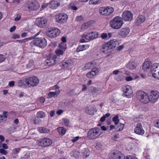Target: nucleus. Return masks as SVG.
Listing matches in <instances>:
<instances>
[{"instance_id":"obj_1","label":"nucleus","mask_w":159,"mask_h":159,"mask_svg":"<svg viewBox=\"0 0 159 159\" xmlns=\"http://www.w3.org/2000/svg\"><path fill=\"white\" fill-rule=\"evenodd\" d=\"M124 22L122 18L116 16L114 18L109 22L110 27L113 29H119L122 26Z\"/></svg>"},{"instance_id":"obj_2","label":"nucleus","mask_w":159,"mask_h":159,"mask_svg":"<svg viewBox=\"0 0 159 159\" xmlns=\"http://www.w3.org/2000/svg\"><path fill=\"white\" fill-rule=\"evenodd\" d=\"M102 134V132L100 129L95 127L88 131L87 137L89 139L93 140L99 138Z\"/></svg>"},{"instance_id":"obj_3","label":"nucleus","mask_w":159,"mask_h":159,"mask_svg":"<svg viewBox=\"0 0 159 159\" xmlns=\"http://www.w3.org/2000/svg\"><path fill=\"white\" fill-rule=\"evenodd\" d=\"M138 98L141 102L148 103L149 102L148 94L146 92L142 91H139L137 93Z\"/></svg>"},{"instance_id":"obj_4","label":"nucleus","mask_w":159,"mask_h":159,"mask_svg":"<svg viewBox=\"0 0 159 159\" xmlns=\"http://www.w3.org/2000/svg\"><path fill=\"white\" fill-rule=\"evenodd\" d=\"M150 72H149V75L152 76L153 77L159 79V64L154 63L151 66Z\"/></svg>"},{"instance_id":"obj_5","label":"nucleus","mask_w":159,"mask_h":159,"mask_svg":"<svg viewBox=\"0 0 159 159\" xmlns=\"http://www.w3.org/2000/svg\"><path fill=\"white\" fill-rule=\"evenodd\" d=\"M114 11L113 7L111 6L101 7L99 9V13L102 16H109L112 14Z\"/></svg>"},{"instance_id":"obj_6","label":"nucleus","mask_w":159,"mask_h":159,"mask_svg":"<svg viewBox=\"0 0 159 159\" xmlns=\"http://www.w3.org/2000/svg\"><path fill=\"white\" fill-rule=\"evenodd\" d=\"M39 82V80L36 76H31L26 78V83L28 88L34 87L37 85Z\"/></svg>"},{"instance_id":"obj_7","label":"nucleus","mask_w":159,"mask_h":159,"mask_svg":"<svg viewBox=\"0 0 159 159\" xmlns=\"http://www.w3.org/2000/svg\"><path fill=\"white\" fill-rule=\"evenodd\" d=\"M60 33V30L56 28H48L46 31L47 35L51 38L57 37L59 35Z\"/></svg>"},{"instance_id":"obj_8","label":"nucleus","mask_w":159,"mask_h":159,"mask_svg":"<svg viewBox=\"0 0 159 159\" xmlns=\"http://www.w3.org/2000/svg\"><path fill=\"white\" fill-rule=\"evenodd\" d=\"M123 92V96L128 98H131L133 96V90L129 85L123 86L122 87Z\"/></svg>"},{"instance_id":"obj_9","label":"nucleus","mask_w":159,"mask_h":159,"mask_svg":"<svg viewBox=\"0 0 159 159\" xmlns=\"http://www.w3.org/2000/svg\"><path fill=\"white\" fill-rule=\"evenodd\" d=\"M98 36V32L91 31L82 35L81 37L82 38H85V39L86 40H91L97 38Z\"/></svg>"},{"instance_id":"obj_10","label":"nucleus","mask_w":159,"mask_h":159,"mask_svg":"<svg viewBox=\"0 0 159 159\" xmlns=\"http://www.w3.org/2000/svg\"><path fill=\"white\" fill-rule=\"evenodd\" d=\"M149 102L154 103L159 98V92L157 90H152L148 93Z\"/></svg>"},{"instance_id":"obj_11","label":"nucleus","mask_w":159,"mask_h":159,"mask_svg":"<svg viewBox=\"0 0 159 159\" xmlns=\"http://www.w3.org/2000/svg\"><path fill=\"white\" fill-rule=\"evenodd\" d=\"M68 18V15L64 13H60L55 16L56 21L61 24L66 23Z\"/></svg>"},{"instance_id":"obj_12","label":"nucleus","mask_w":159,"mask_h":159,"mask_svg":"<svg viewBox=\"0 0 159 159\" xmlns=\"http://www.w3.org/2000/svg\"><path fill=\"white\" fill-rule=\"evenodd\" d=\"M49 90L52 89L54 90V91L50 92L48 94V97L49 98L57 97L60 93L61 91L59 89V87L56 85L52 87V89L50 88Z\"/></svg>"},{"instance_id":"obj_13","label":"nucleus","mask_w":159,"mask_h":159,"mask_svg":"<svg viewBox=\"0 0 159 159\" xmlns=\"http://www.w3.org/2000/svg\"><path fill=\"white\" fill-rule=\"evenodd\" d=\"M133 15L131 12L128 11H124L122 14V19L125 21H131L132 20Z\"/></svg>"},{"instance_id":"obj_14","label":"nucleus","mask_w":159,"mask_h":159,"mask_svg":"<svg viewBox=\"0 0 159 159\" xmlns=\"http://www.w3.org/2000/svg\"><path fill=\"white\" fill-rule=\"evenodd\" d=\"M85 112L89 115H93L97 111L96 108L94 105H89L85 107Z\"/></svg>"},{"instance_id":"obj_15","label":"nucleus","mask_w":159,"mask_h":159,"mask_svg":"<svg viewBox=\"0 0 159 159\" xmlns=\"http://www.w3.org/2000/svg\"><path fill=\"white\" fill-rule=\"evenodd\" d=\"M111 159H123L124 155L119 151H115L111 153Z\"/></svg>"},{"instance_id":"obj_16","label":"nucleus","mask_w":159,"mask_h":159,"mask_svg":"<svg viewBox=\"0 0 159 159\" xmlns=\"http://www.w3.org/2000/svg\"><path fill=\"white\" fill-rule=\"evenodd\" d=\"M39 8V3L36 0H33L28 4V8L30 10H36Z\"/></svg>"},{"instance_id":"obj_17","label":"nucleus","mask_w":159,"mask_h":159,"mask_svg":"<svg viewBox=\"0 0 159 159\" xmlns=\"http://www.w3.org/2000/svg\"><path fill=\"white\" fill-rule=\"evenodd\" d=\"M52 140L48 138H44L40 140V146L47 147L50 145L52 143Z\"/></svg>"},{"instance_id":"obj_18","label":"nucleus","mask_w":159,"mask_h":159,"mask_svg":"<svg viewBox=\"0 0 159 159\" xmlns=\"http://www.w3.org/2000/svg\"><path fill=\"white\" fill-rule=\"evenodd\" d=\"M130 30L128 27H125L122 28L119 32V34L122 38H125L129 34Z\"/></svg>"},{"instance_id":"obj_19","label":"nucleus","mask_w":159,"mask_h":159,"mask_svg":"<svg viewBox=\"0 0 159 159\" xmlns=\"http://www.w3.org/2000/svg\"><path fill=\"white\" fill-rule=\"evenodd\" d=\"M134 133L141 135H143L144 133V131L143 128L141 124L140 123L137 124L134 129Z\"/></svg>"},{"instance_id":"obj_20","label":"nucleus","mask_w":159,"mask_h":159,"mask_svg":"<svg viewBox=\"0 0 159 159\" xmlns=\"http://www.w3.org/2000/svg\"><path fill=\"white\" fill-rule=\"evenodd\" d=\"M74 61L71 59H68L65 61H63L61 62V66L62 68H67L70 66L73 65Z\"/></svg>"},{"instance_id":"obj_21","label":"nucleus","mask_w":159,"mask_h":159,"mask_svg":"<svg viewBox=\"0 0 159 159\" xmlns=\"http://www.w3.org/2000/svg\"><path fill=\"white\" fill-rule=\"evenodd\" d=\"M89 46L90 45L89 44L79 45L76 48V52H79L86 50L89 48Z\"/></svg>"},{"instance_id":"obj_22","label":"nucleus","mask_w":159,"mask_h":159,"mask_svg":"<svg viewBox=\"0 0 159 159\" xmlns=\"http://www.w3.org/2000/svg\"><path fill=\"white\" fill-rule=\"evenodd\" d=\"M146 20L145 17L143 15H140L135 20V24L137 25H139L142 23L143 22Z\"/></svg>"},{"instance_id":"obj_23","label":"nucleus","mask_w":159,"mask_h":159,"mask_svg":"<svg viewBox=\"0 0 159 159\" xmlns=\"http://www.w3.org/2000/svg\"><path fill=\"white\" fill-rule=\"evenodd\" d=\"M17 85L20 87L24 88H27L28 86L26 84V78L24 79H21L17 82Z\"/></svg>"},{"instance_id":"obj_24","label":"nucleus","mask_w":159,"mask_h":159,"mask_svg":"<svg viewBox=\"0 0 159 159\" xmlns=\"http://www.w3.org/2000/svg\"><path fill=\"white\" fill-rule=\"evenodd\" d=\"M60 5L59 1L54 0L50 3V7L52 9H56Z\"/></svg>"},{"instance_id":"obj_25","label":"nucleus","mask_w":159,"mask_h":159,"mask_svg":"<svg viewBox=\"0 0 159 159\" xmlns=\"http://www.w3.org/2000/svg\"><path fill=\"white\" fill-rule=\"evenodd\" d=\"M110 49H110L107 43H105L102 47L101 49V52L103 54H106L107 53L108 51Z\"/></svg>"},{"instance_id":"obj_26","label":"nucleus","mask_w":159,"mask_h":159,"mask_svg":"<svg viewBox=\"0 0 159 159\" xmlns=\"http://www.w3.org/2000/svg\"><path fill=\"white\" fill-rule=\"evenodd\" d=\"M96 65L94 62H90L88 63L83 67V70H84L89 69L90 68L94 67Z\"/></svg>"},{"instance_id":"obj_27","label":"nucleus","mask_w":159,"mask_h":159,"mask_svg":"<svg viewBox=\"0 0 159 159\" xmlns=\"http://www.w3.org/2000/svg\"><path fill=\"white\" fill-rule=\"evenodd\" d=\"M136 66L137 65L136 63L133 61H130L126 65V67L130 70L134 69Z\"/></svg>"},{"instance_id":"obj_28","label":"nucleus","mask_w":159,"mask_h":159,"mask_svg":"<svg viewBox=\"0 0 159 159\" xmlns=\"http://www.w3.org/2000/svg\"><path fill=\"white\" fill-rule=\"evenodd\" d=\"M151 65V63L150 61H145L143 63V69L145 71H147L150 68Z\"/></svg>"},{"instance_id":"obj_29","label":"nucleus","mask_w":159,"mask_h":159,"mask_svg":"<svg viewBox=\"0 0 159 159\" xmlns=\"http://www.w3.org/2000/svg\"><path fill=\"white\" fill-rule=\"evenodd\" d=\"M48 24V20L46 18H40V28L46 27Z\"/></svg>"},{"instance_id":"obj_30","label":"nucleus","mask_w":159,"mask_h":159,"mask_svg":"<svg viewBox=\"0 0 159 159\" xmlns=\"http://www.w3.org/2000/svg\"><path fill=\"white\" fill-rule=\"evenodd\" d=\"M47 45L46 40L44 38L40 39V48H43Z\"/></svg>"},{"instance_id":"obj_31","label":"nucleus","mask_w":159,"mask_h":159,"mask_svg":"<svg viewBox=\"0 0 159 159\" xmlns=\"http://www.w3.org/2000/svg\"><path fill=\"white\" fill-rule=\"evenodd\" d=\"M57 56L56 55H54L49 57L52 65L55 64L57 62Z\"/></svg>"},{"instance_id":"obj_32","label":"nucleus","mask_w":159,"mask_h":159,"mask_svg":"<svg viewBox=\"0 0 159 159\" xmlns=\"http://www.w3.org/2000/svg\"><path fill=\"white\" fill-rule=\"evenodd\" d=\"M59 134L61 135H63L66 132V129L62 127H59L57 128Z\"/></svg>"},{"instance_id":"obj_33","label":"nucleus","mask_w":159,"mask_h":159,"mask_svg":"<svg viewBox=\"0 0 159 159\" xmlns=\"http://www.w3.org/2000/svg\"><path fill=\"white\" fill-rule=\"evenodd\" d=\"M31 44H33L34 45L40 47V39L39 38H36L31 43Z\"/></svg>"},{"instance_id":"obj_34","label":"nucleus","mask_w":159,"mask_h":159,"mask_svg":"<svg viewBox=\"0 0 159 159\" xmlns=\"http://www.w3.org/2000/svg\"><path fill=\"white\" fill-rule=\"evenodd\" d=\"M106 43L111 49H112L115 47L113 39L111 40L108 42Z\"/></svg>"},{"instance_id":"obj_35","label":"nucleus","mask_w":159,"mask_h":159,"mask_svg":"<svg viewBox=\"0 0 159 159\" xmlns=\"http://www.w3.org/2000/svg\"><path fill=\"white\" fill-rule=\"evenodd\" d=\"M58 48L59 49H61L64 51H65L66 49V44L64 43H61L59 44Z\"/></svg>"},{"instance_id":"obj_36","label":"nucleus","mask_w":159,"mask_h":159,"mask_svg":"<svg viewBox=\"0 0 159 159\" xmlns=\"http://www.w3.org/2000/svg\"><path fill=\"white\" fill-rule=\"evenodd\" d=\"M7 113V112L4 111L3 112V115L1 116L0 115V123L3 121L5 120H6L7 117V115H6Z\"/></svg>"},{"instance_id":"obj_37","label":"nucleus","mask_w":159,"mask_h":159,"mask_svg":"<svg viewBox=\"0 0 159 159\" xmlns=\"http://www.w3.org/2000/svg\"><path fill=\"white\" fill-rule=\"evenodd\" d=\"M65 52V51L59 48L56 50L55 51L56 54L58 56L62 55Z\"/></svg>"},{"instance_id":"obj_38","label":"nucleus","mask_w":159,"mask_h":159,"mask_svg":"<svg viewBox=\"0 0 159 159\" xmlns=\"http://www.w3.org/2000/svg\"><path fill=\"white\" fill-rule=\"evenodd\" d=\"M101 0H90L89 3L90 4L96 5L100 3Z\"/></svg>"},{"instance_id":"obj_39","label":"nucleus","mask_w":159,"mask_h":159,"mask_svg":"<svg viewBox=\"0 0 159 159\" xmlns=\"http://www.w3.org/2000/svg\"><path fill=\"white\" fill-rule=\"evenodd\" d=\"M124 125L123 124L120 123L116 128L117 131H120L122 130L124 128Z\"/></svg>"},{"instance_id":"obj_40","label":"nucleus","mask_w":159,"mask_h":159,"mask_svg":"<svg viewBox=\"0 0 159 159\" xmlns=\"http://www.w3.org/2000/svg\"><path fill=\"white\" fill-rule=\"evenodd\" d=\"M112 119L115 125H117L118 124L119 121L118 119V116L117 115H116L113 117Z\"/></svg>"},{"instance_id":"obj_41","label":"nucleus","mask_w":159,"mask_h":159,"mask_svg":"<svg viewBox=\"0 0 159 159\" xmlns=\"http://www.w3.org/2000/svg\"><path fill=\"white\" fill-rule=\"evenodd\" d=\"M50 132V130L46 128H40V133H47Z\"/></svg>"},{"instance_id":"obj_42","label":"nucleus","mask_w":159,"mask_h":159,"mask_svg":"<svg viewBox=\"0 0 159 159\" xmlns=\"http://www.w3.org/2000/svg\"><path fill=\"white\" fill-rule=\"evenodd\" d=\"M89 26V24L88 23H85L83 24L81 27V29L84 30L87 29Z\"/></svg>"},{"instance_id":"obj_43","label":"nucleus","mask_w":159,"mask_h":159,"mask_svg":"<svg viewBox=\"0 0 159 159\" xmlns=\"http://www.w3.org/2000/svg\"><path fill=\"white\" fill-rule=\"evenodd\" d=\"M34 63L33 61L32 60H30L29 61V63L26 65L27 67L28 68H30L34 66Z\"/></svg>"},{"instance_id":"obj_44","label":"nucleus","mask_w":159,"mask_h":159,"mask_svg":"<svg viewBox=\"0 0 159 159\" xmlns=\"http://www.w3.org/2000/svg\"><path fill=\"white\" fill-rule=\"evenodd\" d=\"M70 8L73 10L76 11L78 9V8L73 3H71L70 6Z\"/></svg>"},{"instance_id":"obj_45","label":"nucleus","mask_w":159,"mask_h":159,"mask_svg":"<svg viewBox=\"0 0 159 159\" xmlns=\"http://www.w3.org/2000/svg\"><path fill=\"white\" fill-rule=\"evenodd\" d=\"M113 40L114 41V44L115 47H116V46L119 45V44H120L121 43V41L119 39H113Z\"/></svg>"},{"instance_id":"obj_46","label":"nucleus","mask_w":159,"mask_h":159,"mask_svg":"<svg viewBox=\"0 0 159 159\" xmlns=\"http://www.w3.org/2000/svg\"><path fill=\"white\" fill-rule=\"evenodd\" d=\"M57 45V42H51L49 45V46L51 47L52 48H54Z\"/></svg>"},{"instance_id":"obj_47","label":"nucleus","mask_w":159,"mask_h":159,"mask_svg":"<svg viewBox=\"0 0 159 159\" xmlns=\"http://www.w3.org/2000/svg\"><path fill=\"white\" fill-rule=\"evenodd\" d=\"M44 64L46 65L47 66H50L52 65V64L50 62V60L49 58H48L44 62Z\"/></svg>"},{"instance_id":"obj_48","label":"nucleus","mask_w":159,"mask_h":159,"mask_svg":"<svg viewBox=\"0 0 159 159\" xmlns=\"http://www.w3.org/2000/svg\"><path fill=\"white\" fill-rule=\"evenodd\" d=\"M64 124L66 126H68L69 125V121L68 119L63 118V119Z\"/></svg>"},{"instance_id":"obj_49","label":"nucleus","mask_w":159,"mask_h":159,"mask_svg":"<svg viewBox=\"0 0 159 159\" xmlns=\"http://www.w3.org/2000/svg\"><path fill=\"white\" fill-rule=\"evenodd\" d=\"M83 18L82 16H77L75 18V21H80L83 20Z\"/></svg>"},{"instance_id":"obj_50","label":"nucleus","mask_w":159,"mask_h":159,"mask_svg":"<svg viewBox=\"0 0 159 159\" xmlns=\"http://www.w3.org/2000/svg\"><path fill=\"white\" fill-rule=\"evenodd\" d=\"M101 37L103 39H108L107 34V33H103L101 34Z\"/></svg>"},{"instance_id":"obj_51","label":"nucleus","mask_w":159,"mask_h":159,"mask_svg":"<svg viewBox=\"0 0 159 159\" xmlns=\"http://www.w3.org/2000/svg\"><path fill=\"white\" fill-rule=\"evenodd\" d=\"M124 159H138L136 157L132 156H128L125 157Z\"/></svg>"},{"instance_id":"obj_52","label":"nucleus","mask_w":159,"mask_h":159,"mask_svg":"<svg viewBox=\"0 0 159 159\" xmlns=\"http://www.w3.org/2000/svg\"><path fill=\"white\" fill-rule=\"evenodd\" d=\"M39 33H40V32H39L34 35L32 37H30L29 38H28V40L29 41L30 40H31L35 38H36L37 37V36L39 34Z\"/></svg>"},{"instance_id":"obj_53","label":"nucleus","mask_w":159,"mask_h":159,"mask_svg":"<svg viewBox=\"0 0 159 159\" xmlns=\"http://www.w3.org/2000/svg\"><path fill=\"white\" fill-rule=\"evenodd\" d=\"M89 152L88 151V150H86L85 149H84L83 150L82 153L84 156H87L89 155Z\"/></svg>"},{"instance_id":"obj_54","label":"nucleus","mask_w":159,"mask_h":159,"mask_svg":"<svg viewBox=\"0 0 159 159\" xmlns=\"http://www.w3.org/2000/svg\"><path fill=\"white\" fill-rule=\"evenodd\" d=\"M5 59L4 55L0 54V63L2 62Z\"/></svg>"},{"instance_id":"obj_55","label":"nucleus","mask_w":159,"mask_h":159,"mask_svg":"<svg viewBox=\"0 0 159 159\" xmlns=\"http://www.w3.org/2000/svg\"><path fill=\"white\" fill-rule=\"evenodd\" d=\"M12 38L14 39H19L20 38V35L17 34H14L12 35Z\"/></svg>"},{"instance_id":"obj_56","label":"nucleus","mask_w":159,"mask_h":159,"mask_svg":"<svg viewBox=\"0 0 159 159\" xmlns=\"http://www.w3.org/2000/svg\"><path fill=\"white\" fill-rule=\"evenodd\" d=\"M0 153L3 155H6L7 152V151L1 148L0 149Z\"/></svg>"},{"instance_id":"obj_57","label":"nucleus","mask_w":159,"mask_h":159,"mask_svg":"<svg viewBox=\"0 0 159 159\" xmlns=\"http://www.w3.org/2000/svg\"><path fill=\"white\" fill-rule=\"evenodd\" d=\"M30 157V154L29 153H27L24 156L21 158V159H28Z\"/></svg>"},{"instance_id":"obj_58","label":"nucleus","mask_w":159,"mask_h":159,"mask_svg":"<svg viewBox=\"0 0 159 159\" xmlns=\"http://www.w3.org/2000/svg\"><path fill=\"white\" fill-rule=\"evenodd\" d=\"M154 125L156 127L159 128V120H157L154 122Z\"/></svg>"},{"instance_id":"obj_59","label":"nucleus","mask_w":159,"mask_h":159,"mask_svg":"<svg viewBox=\"0 0 159 159\" xmlns=\"http://www.w3.org/2000/svg\"><path fill=\"white\" fill-rule=\"evenodd\" d=\"M20 150V148H15L13 149V152L14 154L18 153Z\"/></svg>"},{"instance_id":"obj_60","label":"nucleus","mask_w":159,"mask_h":159,"mask_svg":"<svg viewBox=\"0 0 159 159\" xmlns=\"http://www.w3.org/2000/svg\"><path fill=\"white\" fill-rule=\"evenodd\" d=\"M80 138L79 136H76L74 137L72 140L71 141L73 142H75L77 141Z\"/></svg>"},{"instance_id":"obj_61","label":"nucleus","mask_w":159,"mask_h":159,"mask_svg":"<svg viewBox=\"0 0 159 159\" xmlns=\"http://www.w3.org/2000/svg\"><path fill=\"white\" fill-rule=\"evenodd\" d=\"M133 79H134V78L133 77H132L130 76H127V77H126V78H125V80H126V81H132V80H133Z\"/></svg>"},{"instance_id":"obj_62","label":"nucleus","mask_w":159,"mask_h":159,"mask_svg":"<svg viewBox=\"0 0 159 159\" xmlns=\"http://www.w3.org/2000/svg\"><path fill=\"white\" fill-rule=\"evenodd\" d=\"M86 76L89 78H92L93 77V76L92 75V73L91 72H88L86 74Z\"/></svg>"},{"instance_id":"obj_63","label":"nucleus","mask_w":159,"mask_h":159,"mask_svg":"<svg viewBox=\"0 0 159 159\" xmlns=\"http://www.w3.org/2000/svg\"><path fill=\"white\" fill-rule=\"evenodd\" d=\"M48 3H43L41 6L42 9H43L45 8L48 6Z\"/></svg>"},{"instance_id":"obj_64","label":"nucleus","mask_w":159,"mask_h":159,"mask_svg":"<svg viewBox=\"0 0 159 159\" xmlns=\"http://www.w3.org/2000/svg\"><path fill=\"white\" fill-rule=\"evenodd\" d=\"M21 18L20 15L19 14H17L16 16V17L15 18V20L16 21H19Z\"/></svg>"}]
</instances>
